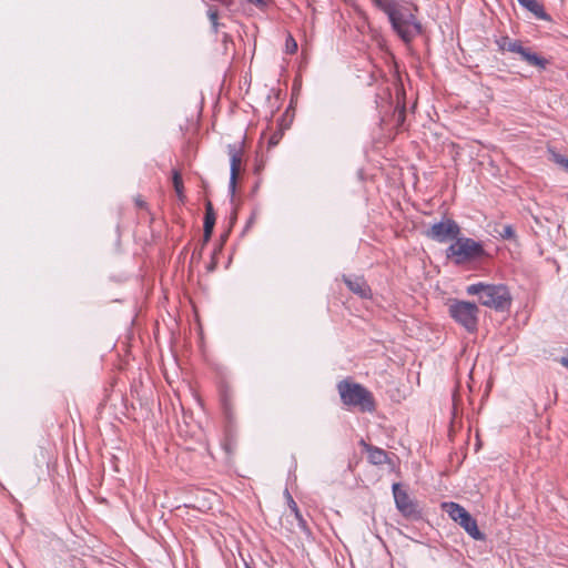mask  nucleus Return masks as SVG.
<instances>
[{"label": "nucleus", "instance_id": "f257e3e1", "mask_svg": "<svg viewBox=\"0 0 568 568\" xmlns=\"http://www.w3.org/2000/svg\"><path fill=\"white\" fill-rule=\"evenodd\" d=\"M337 390L345 406L356 407L363 413H372L376 408L373 394L358 383L343 379L337 384Z\"/></svg>", "mask_w": 568, "mask_h": 568}, {"label": "nucleus", "instance_id": "f03ea898", "mask_svg": "<svg viewBox=\"0 0 568 568\" xmlns=\"http://www.w3.org/2000/svg\"><path fill=\"white\" fill-rule=\"evenodd\" d=\"M466 292L468 295H477L484 306L496 311L506 310L511 302L509 291L503 284L476 283L467 286Z\"/></svg>", "mask_w": 568, "mask_h": 568}, {"label": "nucleus", "instance_id": "7ed1b4c3", "mask_svg": "<svg viewBox=\"0 0 568 568\" xmlns=\"http://www.w3.org/2000/svg\"><path fill=\"white\" fill-rule=\"evenodd\" d=\"M388 20L396 34L407 44L423 32L420 22L417 21L413 11L407 7L397 4L389 13Z\"/></svg>", "mask_w": 568, "mask_h": 568}, {"label": "nucleus", "instance_id": "20e7f679", "mask_svg": "<svg viewBox=\"0 0 568 568\" xmlns=\"http://www.w3.org/2000/svg\"><path fill=\"white\" fill-rule=\"evenodd\" d=\"M486 255V251L481 243L464 236H458V239L446 250L447 258L453 260L456 265L480 261Z\"/></svg>", "mask_w": 568, "mask_h": 568}, {"label": "nucleus", "instance_id": "39448f33", "mask_svg": "<svg viewBox=\"0 0 568 568\" xmlns=\"http://www.w3.org/2000/svg\"><path fill=\"white\" fill-rule=\"evenodd\" d=\"M448 313L467 332L474 333L477 331L479 308L475 303L453 300L448 304Z\"/></svg>", "mask_w": 568, "mask_h": 568}, {"label": "nucleus", "instance_id": "423d86ee", "mask_svg": "<svg viewBox=\"0 0 568 568\" xmlns=\"http://www.w3.org/2000/svg\"><path fill=\"white\" fill-rule=\"evenodd\" d=\"M442 508L448 516L458 523L466 532L476 540H483L485 535L479 530L477 521L473 516L459 504L449 501L443 503Z\"/></svg>", "mask_w": 568, "mask_h": 568}, {"label": "nucleus", "instance_id": "0eeeda50", "mask_svg": "<svg viewBox=\"0 0 568 568\" xmlns=\"http://www.w3.org/2000/svg\"><path fill=\"white\" fill-rule=\"evenodd\" d=\"M425 235L439 243L456 241L460 235V226L454 220L446 219L433 224L425 231Z\"/></svg>", "mask_w": 568, "mask_h": 568}, {"label": "nucleus", "instance_id": "6e6552de", "mask_svg": "<svg viewBox=\"0 0 568 568\" xmlns=\"http://www.w3.org/2000/svg\"><path fill=\"white\" fill-rule=\"evenodd\" d=\"M393 495L396 508L399 513L409 520H418L422 518V511L418 504L409 497V495L402 489L399 483L393 484Z\"/></svg>", "mask_w": 568, "mask_h": 568}, {"label": "nucleus", "instance_id": "1a4fd4ad", "mask_svg": "<svg viewBox=\"0 0 568 568\" xmlns=\"http://www.w3.org/2000/svg\"><path fill=\"white\" fill-rule=\"evenodd\" d=\"M227 153L230 155V162H231V176H230V184H229V191L231 195V202H234L235 199V192H236V183L237 179L241 172V164H242V145L241 144H229L227 145Z\"/></svg>", "mask_w": 568, "mask_h": 568}, {"label": "nucleus", "instance_id": "9d476101", "mask_svg": "<svg viewBox=\"0 0 568 568\" xmlns=\"http://www.w3.org/2000/svg\"><path fill=\"white\" fill-rule=\"evenodd\" d=\"M359 445L363 447V449L367 453V459L368 463L375 466H381L384 464H388L390 470H394L396 465L393 462V459L389 457L386 450L367 444L364 439L359 442Z\"/></svg>", "mask_w": 568, "mask_h": 568}, {"label": "nucleus", "instance_id": "9b49d317", "mask_svg": "<svg viewBox=\"0 0 568 568\" xmlns=\"http://www.w3.org/2000/svg\"><path fill=\"white\" fill-rule=\"evenodd\" d=\"M343 281L354 294L362 298L371 297L372 291L367 282L362 276H346L343 275Z\"/></svg>", "mask_w": 568, "mask_h": 568}, {"label": "nucleus", "instance_id": "f8f14e48", "mask_svg": "<svg viewBox=\"0 0 568 568\" xmlns=\"http://www.w3.org/2000/svg\"><path fill=\"white\" fill-rule=\"evenodd\" d=\"M516 53L519 54L526 63L531 67H536L539 70H545L549 64V61L546 58L532 52L530 48L524 47L521 42Z\"/></svg>", "mask_w": 568, "mask_h": 568}, {"label": "nucleus", "instance_id": "ddd939ff", "mask_svg": "<svg viewBox=\"0 0 568 568\" xmlns=\"http://www.w3.org/2000/svg\"><path fill=\"white\" fill-rule=\"evenodd\" d=\"M520 6L531 12L539 20H550V16L545 11L544 6L538 0H517Z\"/></svg>", "mask_w": 568, "mask_h": 568}, {"label": "nucleus", "instance_id": "4468645a", "mask_svg": "<svg viewBox=\"0 0 568 568\" xmlns=\"http://www.w3.org/2000/svg\"><path fill=\"white\" fill-rule=\"evenodd\" d=\"M286 496L288 500V507L291 509V513L294 515L295 519L297 520V526L302 531H304L306 535L311 534V530L307 526L306 520L304 519L303 515L301 514L297 504L294 501L290 493L286 490Z\"/></svg>", "mask_w": 568, "mask_h": 568}, {"label": "nucleus", "instance_id": "2eb2a0df", "mask_svg": "<svg viewBox=\"0 0 568 568\" xmlns=\"http://www.w3.org/2000/svg\"><path fill=\"white\" fill-rule=\"evenodd\" d=\"M216 216L215 214H205L204 215V225H203V241L200 247V254L204 247V245L211 240L214 225H215Z\"/></svg>", "mask_w": 568, "mask_h": 568}, {"label": "nucleus", "instance_id": "dca6fc26", "mask_svg": "<svg viewBox=\"0 0 568 568\" xmlns=\"http://www.w3.org/2000/svg\"><path fill=\"white\" fill-rule=\"evenodd\" d=\"M172 183H173V187L175 190L178 197L180 199V201L183 202L185 199L184 185H183L182 174L176 169L172 170Z\"/></svg>", "mask_w": 568, "mask_h": 568}, {"label": "nucleus", "instance_id": "f3484780", "mask_svg": "<svg viewBox=\"0 0 568 568\" xmlns=\"http://www.w3.org/2000/svg\"><path fill=\"white\" fill-rule=\"evenodd\" d=\"M521 41L519 40H511L509 37H501L499 38L496 43L501 51H509L516 53L517 49L519 48Z\"/></svg>", "mask_w": 568, "mask_h": 568}, {"label": "nucleus", "instance_id": "a211bd4d", "mask_svg": "<svg viewBox=\"0 0 568 568\" xmlns=\"http://www.w3.org/2000/svg\"><path fill=\"white\" fill-rule=\"evenodd\" d=\"M406 120V108L405 105H398L393 112V122L396 130H400Z\"/></svg>", "mask_w": 568, "mask_h": 568}, {"label": "nucleus", "instance_id": "6ab92c4d", "mask_svg": "<svg viewBox=\"0 0 568 568\" xmlns=\"http://www.w3.org/2000/svg\"><path fill=\"white\" fill-rule=\"evenodd\" d=\"M374 6L389 16V13L396 8L397 3L392 0H372Z\"/></svg>", "mask_w": 568, "mask_h": 568}, {"label": "nucleus", "instance_id": "aec40b11", "mask_svg": "<svg viewBox=\"0 0 568 568\" xmlns=\"http://www.w3.org/2000/svg\"><path fill=\"white\" fill-rule=\"evenodd\" d=\"M374 6L389 16V13L396 8L397 3L392 0H372Z\"/></svg>", "mask_w": 568, "mask_h": 568}, {"label": "nucleus", "instance_id": "412c9836", "mask_svg": "<svg viewBox=\"0 0 568 568\" xmlns=\"http://www.w3.org/2000/svg\"><path fill=\"white\" fill-rule=\"evenodd\" d=\"M374 6L389 16V13L396 8L397 3L392 0H372Z\"/></svg>", "mask_w": 568, "mask_h": 568}, {"label": "nucleus", "instance_id": "4be33fe9", "mask_svg": "<svg viewBox=\"0 0 568 568\" xmlns=\"http://www.w3.org/2000/svg\"><path fill=\"white\" fill-rule=\"evenodd\" d=\"M495 232L504 240H514L516 237L513 225H500V229H495Z\"/></svg>", "mask_w": 568, "mask_h": 568}, {"label": "nucleus", "instance_id": "5701e85b", "mask_svg": "<svg viewBox=\"0 0 568 568\" xmlns=\"http://www.w3.org/2000/svg\"><path fill=\"white\" fill-rule=\"evenodd\" d=\"M207 17H209V19L211 21L213 32L217 33L219 32V27H220V23H219V10H217V8L214 7V6H210L209 10H207Z\"/></svg>", "mask_w": 568, "mask_h": 568}, {"label": "nucleus", "instance_id": "b1692460", "mask_svg": "<svg viewBox=\"0 0 568 568\" xmlns=\"http://www.w3.org/2000/svg\"><path fill=\"white\" fill-rule=\"evenodd\" d=\"M297 51V43L295 39L290 34L286 39V52L293 54Z\"/></svg>", "mask_w": 568, "mask_h": 568}, {"label": "nucleus", "instance_id": "393cba45", "mask_svg": "<svg viewBox=\"0 0 568 568\" xmlns=\"http://www.w3.org/2000/svg\"><path fill=\"white\" fill-rule=\"evenodd\" d=\"M556 162L568 173V159L557 155Z\"/></svg>", "mask_w": 568, "mask_h": 568}, {"label": "nucleus", "instance_id": "a878e982", "mask_svg": "<svg viewBox=\"0 0 568 568\" xmlns=\"http://www.w3.org/2000/svg\"><path fill=\"white\" fill-rule=\"evenodd\" d=\"M134 201H135V205H136L139 209H141V210H148V204H146V202H145V201H144L140 195H138V196L135 197V200H134Z\"/></svg>", "mask_w": 568, "mask_h": 568}, {"label": "nucleus", "instance_id": "bb28decb", "mask_svg": "<svg viewBox=\"0 0 568 568\" xmlns=\"http://www.w3.org/2000/svg\"><path fill=\"white\" fill-rule=\"evenodd\" d=\"M250 3L256 6L260 9H263L267 4V0H247Z\"/></svg>", "mask_w": 568, "mask_h": 568}, {"label": "nucleus", "instance_id": "cd10ccee", "mask_svg": "<svg viewBox=\"0 0 568 568\" xmlns=\"http://www.w3.org/2000/svg\"><path fill=\"white\" fill-rule=\"evenodd\" d=\"M222 403H223L225 410H229L230 409V399H229V396L226 393H223V395H222Z\"/></svg>", "mask_w": 568, "mask_h": 568}, {"label": "nucleus", "instance_id": "c85d7f7f", "mask_svg": "<svg viewBox=\"0 0 568 568\" xmlns=\"http://www.w3.org/2000/svg\"><path fill=\"white\" fill-rule=\"evenodd\" d=\"M205 214H215L213 204L211 201H206V203H205Z\"/></svg>", "mask_w": 568, "mask_h": 568}, {"label": "nucleus", "instance_id": "c756f323", "mask_svg": "<svg viewBox=\"0 0 568 568\" xmlns=\"http://www.w3.org/2000/svg\"><path fill=\"white\" fill-rule=\"evenodd\" d=\"M558 362L566 368H568V352L565 356H561Z\"/></svg>", "mask_w": 568, "mask_h": 568}, {"label": "nucleus", "instance_id": "7c9ffc66", "mask_svg": "<svg viewBox=\"0 0 568 568\" xmlns=\"http://www.w3.org/2000/svg\"><path fill=\"white\" fill-rule=\"evenodd\" d=\"M236 219H237V210L234 209L232 214H231V217H230L231 224H234Z\"/></svg>", "mask_w": 568, "mask_h": 568}]
</instances>
